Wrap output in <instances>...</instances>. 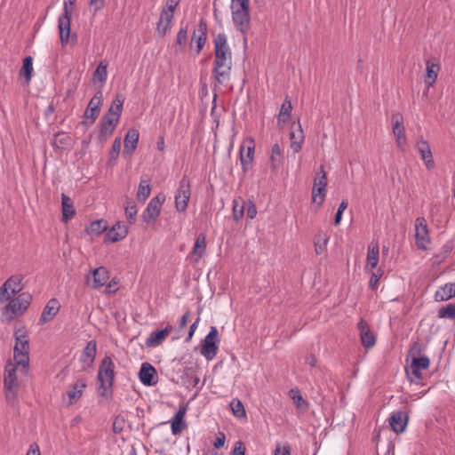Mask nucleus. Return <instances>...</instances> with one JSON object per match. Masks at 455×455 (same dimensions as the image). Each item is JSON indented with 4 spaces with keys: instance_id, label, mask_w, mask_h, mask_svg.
I'll use <instances>...</instances> for the list:
<instances>
[{
    "instance_id": "37998d69",
    "label": "nucleus",
    "mask_w": 455,
    "mask_h": 455,
    "mask_svg": "<svg viewBox=\"0 0 455 455\" xmlns=\"http://www.w3.org/2000/svg\"><path fill=\"white\" fill-rule=\"evenodd\" d=\"M289 395L298 410L304 411L307 409V402L302 397L298 389L290 390Z\"/></svg>"
},
{
    "instance_id": "052dcab7",
    "label": "nucleus",
    "mask_w": 455,
    "mask_h": 455,
    "mask_svg": "<svg viewBox=\"0 0 455 455\" xmlns=\"http://www.w3.org/2000/svg\"><path fill=\"white\" fill-rule=\"evenodd\" d=\"M225 440H226L225 435L220 434L213 443L214 447L217 449L221 448L225 443Z\"/></svg>"
},
{
    "instance_id": "2eb2a0df",
    "label": "nucleus",
    "mask_w": 455,
    "mask_h": 455,
    "mask_svg": "<svg viewBox=\"0 0 455 455\" xmlns=\"http://www.w3.org/2000/svg\"><path fill=\"white\" fill-rule=\"evenodd\" d=\"M109 279V273L104 267H100L92 269L86 276L87 284L94 289L98 290L105 285Z\"/></svg>"
},
{
    "instance_id": "603ef678",
    "label": "nucleus",
    "mask_w": 455,
    "mask_h": 455,
    "mask_svg": "<svg viewBox=\"0 0 455 455\" xmlns=\"http://www.w3.org/2000/svg\"><path fill=\"white\" fill-rule=\"evenodd\" d=\"M438 316L440 318L454 319L455 318V304L450 303L446 307L441 308L438 312Z\"/></svg>"
},
{
    "instance_id": "c85d7f7f",
    "label": "nucleus",
    "mask_w": 455,
    "mask_h": 455,
    "mask_svg": "<svg viewBox=\"0 0 455 455\" xmlns=\"http://www.w3.org/2000/svg\"><path fill=\"white\" fill-rule=\"evenodd\" d=\"M172 331V326L167 325L164 329L151 332L146 339V346L149 347H156L159 346L165 340Z\"/></svg>"
},
{
    "instance_id": "20e7f679",
    "label": "nucleus",
    "mask_w": 455,
    "mask_h": 455,
    "mask_svg": "<svg viewBox=\"0 0 455 455\" xmlns=\"http://www.w3.org/2000/svg\"><path fill=\"white\" fill-rule=\"evenodd\" d=\"M114 379L115 363L110 356L106 355L100 363L98 372L100 388L103 390L101 392V395H105L106 391L109 390L112 387Z\"/></svg>"
},
{
    "instance_id": "4d7b16f0",
    "label": "nucleus",
    "mask_w": 455,
    "mask_h": 455,
    "mask_svg": "<svg viewBox=\"0 0 455 455\" xmlns=\"http://www.w3.org/2000/svg\"><path fill=\"white\" fill-rule=\"evenodd\" d=\"M245 212L247 218L250 220H252L257 215V208L253 202L251 201H246L245 202Z\"/></svg>"
},
{
    "instance_id": "c756f323",
    "label": "nucleus",
    "mask_w": 455,
    "mask_h": 455,
    "mask_svg": "<svg viewBox=\"0 0 455 455\" xmlns=\"http://www.w3.org/2000/svg\"><path fill=\"white\" fill-rule=\"evenodd\" d=\"M140 133L137 129H130L124 138V153L131 155L137 148Z\"/></svg>"
},
{
    "instance_id": "338daca9",
    "label": "nucleus",
    "mask_w": 455,
    "mask_h": 455,
    "mask_svg": "<svg viewBox=\"0 0 455 455\" xmlns=\"http://www.w3.org/2000/svg\"><path fill=\"white\" fill-rule=\"evenodd\" d=\"M188 319H189V313L187 312L180 319V328L186 327V325L188 324Z\"/></svg>"
},
{
    "instance_id": "864d4df0",
    "label": "nucleus",
    "mask_w": 455,
    "mask_h": 455,
    "mask_svg": "<svg viewBox=\"0 0 455 455\" xmlns=\"http://www.w3.org/2000/svg\"><path fill=\"white\" fill-rule=\"evenodd\" d=\"M370 272H371V278L369 281V287L374 291L378 288L379 281L383 275V270L379 268L376 271L371 270Z\"/></svg>"
},
{
    "instance_id": "6e6552de",
    "label": "nucleus",
    "mask_w": 455,
    "mask_h": 455,
    "mask_svg": "<svg viewBox=\"0 0 455 455\" xmlns=\"http://www.w3.org/2000/svg\"><path fill=\"white\" fill-rule=\"evenodd\" d=\"M255 153V141L251 137L243 140L239 148V158L243 172H247L252 166Z\"/></svg>"
},
{
    "instance_id": "f8f14e48",
    "label": "nucleus",
    "mask_w": 455,
    "mask_h": 455,
    "mask_svg": "<svg viewBox=\"0 0 455 455\" xmlns=\"http://www.w3.org/2000/svg\"><path fill=\"white\" fill-rule=\"evenodd\" d=\"M217 339L218 330L216 327H212L209 333L205 336L201 348V354L208 361L212 360L216 356L218 349Z\"/></svg>"
},
{
    "instance_id": "6ab92c4d",
    "label": "nucleus",
    "mask_w": 455,
    "mask_h": 455,
    "mask_svg": "<svg viewBox=\"0 0 455 455\" xmlns=\"http://www.w3.org/2000/svg\"><path fill=\"white\" fill-rule=\"evenodd\" d=\"M420 157L427 170H433L435 166L429 144L422 137L419 138L416 144Z\"/></svg>"
},
{
    "instance_id": "ea45409f",
    "label": "nucleus",
    "mask_w": 455,
    "mask_h": 455,
    "mask_svg": "<svg viewBox=\"0 0 455 455\" xmlns=\"http://www.w3.org/2000/svg\"><path fill=\"white\" fill-rule=\"evenodd\" d=\"M150 192L151 188L149 185V180L142 178L138 188L137 199L142 203L145 202L150 196Z\"/></svg>"
},
{
    "instance_id": "a878e982",
    "label": "nucleus",
    "mask_w": 455,
    "mask_h": 455,
    "mask_svg": "<svg viewBox=\"0 0 455 455\" xmlns=\"http://www.w3.org/2000/svg\"><path fill=\"white\" fill-rule=\"evenodd\" d=\"M379 260V247L377 242L372 241L367 248L365 270L367 272L375 269Z\"/></svg>"
},
{
    "instance_id": "39448f33",
    "label": "nucleus",
    "mask_w": 455,
    "mask_h": 455,
    "mask_svg": "<svg viewBox=\"0 0 455 455\" xmlns=\"http://www.w3.org/2000/svg\"><path fill=\"white\" fill-rule=\"evenodd\" d=\"M32 297L29 293L23 292L19 294L15 299L9 301L4 306L2 315L8 319H13L14 316L21 315L28 309L31 303Z\"/></svg>"
},
{
    "instance_id": "bb28decb",
    "label": "nucleus",
    "mask_w": 455,
    "mask_h": 455,
    "mask_svg": "<svg viewBox=\"0 0 455 455\" xmlns=\"http://www.w3.org/2000/svg\"><path fill=\"white\" fill-rule=\"evenodd\" d=\"M140 379L146 386H153L157 381L156 371L148 363H143L140 370Z\"/></svg>"
},
{
    "instance_id": "e2e57ef3",
    "label": "nucleus",
    "mask_w": 455,
    "mask_h": 455,
    "mask_svg": "<svg viewBox=\"0 0 455 455\" xmlns=\"http://www.w3.org/2000/svg\"><path fill=\"white\" fill-rule=\"evenodd\" d=\"M179 3L180 0H167L166 7L164 9L174 12Z\"/></svg>"
},
{
    "instance_id": "79ce46f5",
    "label": "nucleus",
    "mask_w": 455,
    "mask_h": 455,
    "mask_svg": "<svg viewBox=\"0 0 455 455\" xmlns=\"http://www.w3.org/2000/svg\"><path fill=\"white\" fill-rule=\"evenodd\" d=\"M107 229L106 221L103 220L92 221L86 228V232L91 235H99Z\"/></svg>"
},
{
    "instance_id": "473e14b6",
    "label": "nucleus",
    "mask_w": 455,
    "mask_h": 455,
    "mask_svg": "<svg viewBox=\"0 0 455 455\" xmlns=\"http://www.w3.org/2000/svg\"><path fill=\"white\" fill-rule=\"evenodd\" d=\"M440 67L433 60H427L426 64V80L425 83L427 88L434 85L436 81Z\"/></svg>"
},
{
    "instance_id": "f03ea898",
    "label": "nucleus",
    "mask_w": 455,
    "mask_h": 455,
    "mask_svg": "<svg viewBox=\"0 0 455 455\" xmlns=\"http://www.w3.org/2000/svg\"><path fill=\"white\" fill-rule=\"evenodd\" d=\"M27 371L28 368L22 370V367L19 366L16 362H8L6 363L4 374V387L8 403L13 404L17 399L19 390L18 371L25 374Z\"/></svg>"
},
{
    "instance_id": "423d86ee",
    "label": "nucleus",
    "mask_w": 455,
    "mask_h": 455,
    "mask_svg": "<svg viewBox=\"0 0 455 455\" xmlns=\"http://www.w3.org/2000/svg\"><path fill=\"white\" fill-rule=\"evenodd\" d=\"M326 187L327 175L323 167L321 166L315 173L312 188V202L314 204H317L319 206L323 204L327 193Z\"/></svg>"
},
{
    "instance_id": "8fccbe9b",
    "label": "nucleus",
    "mask_w": 455,
    "mask_h": 455,
    "mask_svg": "<svg viewBox=\"0 0 455 455\" xmlns=\"http://www.w3.org/2000/svg\"><path fill=\"white\" fill-rule=\"evenodd\" d=\"M186 411V408L180 406L174 414V416L172 417V419H171V427H183L185 424L184 418Z\"/></svg>"
},
{
    "instance_id": "bf43d9fd",
    "label": "nucleus",
    "mask_w": 455,
    "mask_h": 455,
    "mask_svg": "<svg viewBox=\"0 0 455 455\" xmlns=\"http://www.w3.org/2000/svg\"><path fill=\"white\" fill-rule=\"evenodd\" d=\"M187 38H188L187 30L180 28L177 35V39H176L177 44L180 46H183L187 42Z\"/></svg>"
},
{
    "instance_id": "774afa93",
    "label": "nucleus",
    "mask_w": 455,
    "mask_h": 455,
    "mask_svg": "<svg viewBox=\"0 0 455 455\" xmlns=\"http://www.w3.org/2000/svg\"><path fill=\"white\" fill-rule=\"evenodd\" d=\"M234 455H244V449L242 447L241 443H237L234 449Z\"/></svg>"
},
{
    "instance_id": "393cba45",
    "label": "nucleus",
    "mask_w": 455,
    "mask_h": 455,
    "mask_svg": "<svg viewBox=\"0 0 455 455\" xmlns=\"http://www.w3.org/2000/svg\"><path fill=\"white\" fill-rule=\"evenodd\" d=\"M206 251V238L204 234H199L195 241L192 251L189 254V259L193 263H197L204 255Z\"/></svg>"
},
{
    "instance_id": "69168bd1",
    "label": "nucleus",
    "mask_w": 455,
    "mask_h": 455,
    "mask_svg": "<svg viewBox=\"0 0 455 455\" xmlns=\"http://www.w3.org/2000/svg\"><path fill=\"white\" fill-rule=\"evenodd\" d=\"M68 140V137H67L63 134H58L54 139L53 144L54 145H58V143L66 144Z\"/></svg>"
},
{
    "instance_id": "13d9d810",
    "label": "nucleus",
    "mask_w": 455,
    "mask_h": 455,
    "mask_svg": "<svg viewBox=\"0 0 455 455\" xmlns=\"http://www.w3.org/2000/svg\"><path fill=\"white\" fill-rule=\"evenodd\" d=\"M121 149V139L116 138L112 145V150L110 152V159L116 160L119 155Z\"/></svg>"
},
{
    "instance_id": "c9c22d12",
    "label": "nucleus",
    "mask_w": 455,
    "mask_h": 455,
    "mask_svg": "<svg viewBox=\"0 0 455 455\" xmlns=\"http://www.w3.org/2000/svg\"><path fill=\"white\" fill-rule=\"evenodd\" d=\"M207 39L206 26L201 22L198 28L194 31L192 41L196 44V52L200 53Z\"/></svg>"
},
{
    "instance_id": "09e8293b",
    "label": "nucleus",
    "mask_w": 455,
    "mask_h": 455,
    "mask_svg": "<svg viewBox=\"0 0 455 455\" xmlns=\"http://www.w3.org/2000/svg\"><path fill=\"white\" fill-rule=\"evenodd\" d=\"M291 103L290 100H284L281 106V109L278 116V123H285L288 121L291 116Z\"/></svg>"
},
{
    "instance_id": "5fc2aeb1",
    "label": "nucleus",
    "mask_w": 455,
    "mask_h": 455,
    "mask_svg": "<svg viewBox=\"0 0 455 455\" xmlns=\"http://www.w3.org/2000/svg\"><path fill=\"white\" fill-rule=\"evenodd\" d=\"M274 455H291L290 444L288 443H277Z\"/></svg>"
},
{
    "instance_id": "2f4dec72",
    "label": "nucleus",
    "mask_w": 455,
    "mask_h": 455,
    "mask_svg": "<svg viewBox=\"0 0 455 455\" xmlns=\"http://www.w3.org/2000/svg\"><path fill=\"white\" fill-rule=\"evenodd\" d=\"M455 296V282L445 283L435 293V301H445Z\"/></svg>"
},
{
    "instance_id": "f704fd0d",
    "label": "nucleus",
    "mask_w": 455,
    "mask_h": 455,
    "mask_svg": "<svg viewBox=\"0 0 455 455\" xmlns=\"http://www.w3.org/2000/svg\"><path fill=\"white\" fill-rule=\"evenodd\" d=\"M61 206H62V221L68 222L74 217L76 211L74 209L73 202L69 196L65 194L61 195Z\"/></svg>"
},
{
    "instance_id": "b1692460",
    "label": "nucleus",
    "mask_w": 455,
    "mask_h": 455,
    "mask_svg": "<svg viewBox=\"0 0 455 455\" xmlns=\"http://www.w3.org/2000/svg\"><path fill=\"white\" fill-rule=\"evenodd\" d=\"M117 124L118 122L116 121V118L111 119L103 116L100 121V129L98 136L100 141H107L113 134Z\"/></svg>"
},
{
    "instance_id": "9b49d317",
    "label": "nucleus",
    "mask_w": 455,
    "mask_h": 455,
    "mask_svg": "<svg viewBox=\"0 0 455 455\" xmlns=\"http://www.w3.org/2000/svg\"><path fill=\"white\" fill-rule=\"evenodd\" d=\"M392 132L398 148L403 149L407 144L403 118L400 113H394L391 116Z\"/></svg>"
},
{
    "instance_id": "5701e85b",
    "label": "nucleus",
    "mask_w": 455,
    "mask_h": 455,
    "mask_svg": "<svg viewBox=\"0 0 455 455\" xmlns=\"http://www.w3.org/2000/svg\"><path fill=\"white\" fill-rule=\"evenodd\" d=\"M87 387V379L84 378L77 379L71 387L67 391L68 403L73 404L76 403L83 395L84 389Z\"/></svg>"
},
{
    "instance_id": "7c9ffc66",
    "label": "nucleus",
    "mask_w": 455,
    "mask_h": 455,
    "mask_svg": "<svg viewBox=\"0 0 455 455\" xmlns=\"http://www.w3.org/2000/svg\"><path fill=\"white\" fill-rule=\"evenodd\" d=\"M124 103V97L122 94H117L116 98L113 100L111 106L108 109V112L105 115L111 119L116 118V121L119 122L123 106Z\"/></svg>"
},
{
    "instance_id": "4be33fe9",
    "label": "nucleus",
    "mask_w": 455,
    "mask_h": 455,
    "mask_svg": "<svg viewBox=\"0 0 455 455\" xmlns=\"http://www.w3.org/2000/svg\"><path fill=\"white\" fill-rule=\"evenodd\" d=\"M290 148L293 153H299L304 142V133L299 122L293 124L290 132Z\"/></svg>"
},
{
    "instance_id": "4c0bfd02",
    "label": "nucleus",
    "mask_w": 455,
    "mask_h": 455,
    "mask_svg": "<svg viewBox=\"0 0 455 455\" xmlns=\"http://www.w3.org/2000/svg\"><path fill=\"white\" fill-rule=\"evenodd\" d=\"M173 12L164 9L161 12L159 21L157 23V30L160 34H165L169 29L173 19Z\"/></svg>"
},
{
    "instance_id": "dca6fc26",
    "label": "nucleus",
    "mask_w": 455,
    "mask_h": 455,
    "mask_svg": "<svg viewBox=\"0 0 455 455\" xmlns=\"http://www.w3.org/2000/svg\"><path fill=\"white\" fill-rule=\"evenodd\" d=\"M357 329L363 347L365 349L373 347L376 344V335L371 331L369 324L363 319H360L357 323Z\"/></svg>"
},
{
    "instance_id": "49530a36",
    "label": "nucleus",
    "mask_w": 455,
    "mask_h": 455,
    "mask_svg": "<svg viewBox=\"0 0 455 455\" xmlns=\"http://www.w3.org/2000/svg\"><path fill=\"white\" fill-rule=\"evenodd\" d=\"M245 212V201L242 198H235L233 200V217L235 220H241Z\"/></svg>"
},
{
    "instance_id": "aec40b11",
    "label": "nucleus",
    "mask_w": 455,
    "mask_h": 455,
    "mask_svg": "<svg viewBox=\"0 0 455 455\" xmlns=\"http://www.w3.org/2000/svg\"><path fill=\"white\" fill-rule=\"evenodd\" d=\"M60 309V303L55 298L51 299L44 307L39 318V323L45 324L52 322Z\"/></svg>"
},
{
    "instance_id": "1a4fd4ad",
    "label": "nucleus",
    "mask_w": 455,
    "mask_h": 455,
    "mask_svg": "<svg viewBox=\"0 0 455 455\" xmlns=\"http://www.w3.org/2000/svg\"><path fill=\"white\" fill-rule=\"evenodd\" d=\"M430 365L429 358L427 356L413 357L406 372L411 381L419 383L422 379V371L428 369Z\"/></svg>"
},
{
    "instance_id": "a211bd4d",
    "label": "nucleus",
    "mask_w": 455,
    "mask_h": 455,
    "mask_svg": "<svg viewBox=\"0 0 455 455\" xmlns=\"http://www.w3.org/2000/svg\"><path fill=\"white\" fill-rule=\"evenodd\" d=\"M102 101L103 95L100 91L97 92L89 101L88 107L84 115V118L90 120V124H93L98 117Z\"/></svg>"
},
{
    "instance_id": "e433bc0d",
    "label": "nucleus",
    "mask_w": 455,
    "mask_h": 455,
    "mask_svg": "<svg viewBox=\"0 0 455 455\" xmlns=\"http://www.w3.org/2000/svg\"><path fill=\"white\" fill-rule=\"evenodd\" d=\"M389 427H407L409 423V415L404 411H397L388 418Z\"/></svg>"
},
{
    "instance_id": "680f3d73",
    "label": "nucleus",
    "mask_w": 455,
    "mask_h": 455,
    "mask_svg": "<svg viewBox=\"0 0 455 455\" xmlns=\"http://www.w3.org/2000/svg\"><path fill=\"white\" fill-rule=\"evenodd\" d=\"M26 455H41L39 446L36 443H32Z\"/></svg>"
},
{
    "instance_id": "0eeeda50",
    "label": "nucleus",
    "mask_w": 455,
    "mask_h": 455,
    "mask_svg": "<svg viewBox=\"0 0 455 455\" xmlns=\"http://www.w3.org/2000/svg\"><path fill=\"white\" fill-rule=\"evenodd\" d=\"M232 20L235 28L242 34L246 35L250 30L251 16L250 6L230 7Z\"/></svg>"
},
{
    "instance_id": "c03bdc74",
    "label": "nucleus",
    "mask_w": 455,
    "mask_h": 455,
    "mask_svg": "<svg viewBox=\"0 0 455 455\" xmlns=\"http://www.w3.org/2000/svg\"><path fill=\"white\" fill-rule=\"evenodd\" d=\"M108 64L105 61H100L95 69L92 76L93 82H100L105 84L108 78Z\"/></svg>"
},
{
    "instance_id": "6e6d98bb",
    "label": "nucleus",
    "mask_w": 455,
    "mask_h": 455,
    "mask_svg": "<svg viewBox=\"0 0 455 455\" xmlns=\"http://www.w3.org/2000/svg\"><path fill=\"white\" fill-rule=\"evenodd\" d=\"M13 296L14 294L10 292L9 288L5 286V283H4L0 287V303L10 301Z\"/></svg>"
},
{
    "instance_id": "72a5a7b5",
    "label": "nucleus",
    "mask_w": 455,
    "mask_h": 455,
    "mask_svg": "<svg viewBox=\"0 0 455 455\" xmlns=\"http://www.w3.org/2000/svg\"><path fill=\"white\" fill-rule=\"evenodd\" d=\"M283 164V151L279 144L275 143L272 146L269 164L272 171H277Z\"/></svg>"
},
{
    "instance_id": "7ed1b4c3",
    "label": "nucleus",
    "mask_w": 455,
    "mask_h": 455,
    "mask_svg": "<svg viewBox=\"0 0 455 455\" xmlns=\"http://www.w3.org/2000/svg\"><path fill=\"white\" fill-rule=\"evenodd\" d=\"M15 339L13 359L22 370H25L28 367L29 362L28 339L23 331L19 330L15 332Z\"/></svg>"
},
{
    "instance_id": "f3484780",
    "label": "nucleus",
    "mask_w": 455,
    "mask_h": 455,
    "mask_svg": "<svg viewBox=\"0 0 455 455\" xmlns=\"http://www.w3.org/2000/svg\"><path fill=\"white\" fill-rule=\"evenodd\" d=\"M164 199V196L158 195L149 201L143 212V219L146 222L155 220L158 217Z\"/></svg>"
},
{
    "instance_id": "0e129e2a",
    "label": "nucleus",
    "mask_w": 455,
    "mask_h": 455,
    "mask_svg": "<svg viewBox=\"0 0 455 455\" xmlns=\"http://www.w3.org/2000/svg\"><path fill=\"white\" fill-rule=\"evenodd\" d=\"M250 6L249 0H231L230 7Z\"/></svg>"
},
{
    "instance_id": "a19ab883",
    "label": "nucleus",
    "mask_w": 455,
    "mask_h": 455,
    "mask_svg": "<svg viewBox=\"0 0 455 455\" xmlns=\"http://www.w3.org/2000/svg\"><path fill=\"white\" fill-rule=\"evenodd\" d=\"M22 276L21 275H12L8 278L4 283L10 290L11 293L16 295L22 290Z\"/></svg>"
},
{
    "instance_id": "9d476101",
    "label": "nucleus",
    "mask_w": 455,
    "mask_h": 455,
    "mask_svg": "<svg viewBox=\"0 0 455 455\" xmlns=\"http://www.w3.org/2000/svg\"><path fill=\"white\" fill-rule=\"evenodd\" d=\"M191 196L190 182L187 177H183L175 195V208L178 212H185Z\"/></svg>"
},
{
    "instance_id": "ddd939ff",
    "label": "nucleus",
    "mask_w": 455,
    "mask_h": 455,
    "mask_svg": "<svg viewBox=\"0 0 455 455\" xmlns=\"http://www.w3.org/2000/svg\"><path fill=\"white\" fill-rule=\"evenodd\" d=\"M415 238L417 247L427 250L430 243V236L427 221L423 217H418L415 220Z\"/></svg>"
},
{
    "instance_id": "a18cd8bd",
    "label": "nucleus",
    "mask_w": 455,
    "mask_h": 455,
    "mask_svg": "<svg viewBox=\"0 0 455 455\" xmlns=\"http://www.w3.org/2000/svg\"><path fill=\"white\" fill-rule=\"evenodd\" d=\"M329 237L325 233H318L315 239V251L316 254H322L327 248Z\"/></svg>"
},
{
    "instance_id": "58836bf2",
    "label": "nucleus",
    "mask_w": 455,
    "mask_h": 455,
    "mask_svg": "<svg viewBox=\"0 0 455 455\" xmlns=\"http://www.w3.org/2000/svg\"><path fill=\"white\" fill-rule=\"evenodd\" d=\"M33 70V58L31 56H27L23 60V65L20 71V75L25 77L27 84L31 81Z\"/></svg>"
},
{
    "instance_id": "de8ad7c7",
    "label": "nucleus",
    "mask_w": 455,
    "mask_h": 455,
    "mask_svg": "<svg viewBox=\"0 0 455 455\" xmlns=\"http://www.w3.org/2000/svg\"><path fill=\"white\" fill-rule=\"evenodd\" d=\"M124 210L128 221L131 224L134 223L138 211L135 203L132 199L126 200Z\"/></svg>"
},
{
    "instance_id": "f257e3e1",
    "label": "nucleus",
    "mask_w": 455,
    "mask_h": 455,
    "mask_svg": "<svg viewBox=\"0 0 455 455\" xmlns=\"http://www.w3.org/2000/svg\"><path fill=\"white\" fill-rule=\"evenodd\" d=\"M214 63L212 75L219 84H227L230 79L232 68V52L228 44L227 36L218 34L214 38Z\"/></svg>"
},
{
    "instance_id": "3c124183",
    "label": "nucleus",
    "mask_w": 455,
    "mask_h": 455,
    "mask_svg": "<svg viewBox=\"0 0 455 455\" xmlns=\"http://www.w3.org/2000/svg\"><path fill=\"white\" fill-rule=\"evenodd\" d=\"M230 407L235 417L242 418L245 416V410L240 400L233 399L230 403Z\"/></svg>"
},
{
    "instance_id": "412c9836",
    "label": "nucleus",
    "mask_w": 455,
    "mask_h": 455,
    "mask_svg": "<svg viewBox=\"0 0 455 455\" xmlns=\"http://www.w3.org/2000/svg\"><path fill=\"white\" fill-rule=\"evenodd\" d=\"M97 353V344L95 340H90L84 348L80 360L82 363V369L87 370L93 364Z\"/></svg>"
},
{
    "instance_id": "4468645a",
    "label": "nucleus",
    "mask_w": 455,
    "mask_h": 455,
    "mask_svg": "<svg viewBox=\"0 0 455 455\" xmlns=\"http://www.w3.org/2000/svg\"><path fill=\"white\" fill-rule=\"evenodd\" d=\"M72 8L68 9V3L65 4V12L60 16L58 20V28L60 32V39L62 45L68 43L70 36Z\"/></svg>"
},
{
    "instance_id": "cd10ccee",
    "label": "nucleus",
    "mask_w": 455,
    "mask_h": 455,
    "mask_svg": "<svg viewBox=\"0 0 455 455\" xmlns=\"http://www.w3.org/2000/svg\"><path fill=\"white\" fill-rule=\"evenodd\" d=\"M128 233L127 226L124 223L117 222L106 234V243H115L124 239Z\"/></svg>"
}]
</instances>
